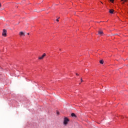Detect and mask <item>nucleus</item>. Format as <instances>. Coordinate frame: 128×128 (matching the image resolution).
<instances>
[{
  "mask_svg": "<svg viewBox=\"0 0 128 128\" xmlns=\"http://www.w3.org/2000/svg\"><path fill=\"white\" fill-rule=\"evenodd\" d=\"M68 122H70V120H68V118H66V117H65L64 118V124L65 126H66V124H68Z\"/></svg>",
  "mask_w": 128,
  "mask_h": 128,
  "instance_id": "f257e3e1",
  "label": "nucleus"
},
{
  "mask_svg": "<svg viewBox=\"0 0 128 128\" xmlns=\"http://www.w3.org/2000/svg\"><path fill=\"white\" fill-rule=\"evenodd\" d=\"M2 36H6V29L3 30Z\"/></svg>",
  "mask_w": 128,
  "mask_h": 128,
  "instance_id": "f03ea898",
  "label": "nucleus"
},
{
  "mask_svg": "<svg viewBox=\"0 0 128 128\" xmlns=\"http://www.w3.org/2000/svg\"><path fill=\"white\" fill-rule=\"evenodd\" d=\"M46 56V53H44L41 56L38 58V60H42L44 56Z\"/></svg>",
  "mask_w": 128,
  "mask_h": 128,
  "instance_id": "7ed1b4c3",
  "label": "nucleus"
},
{
  "mask_svg": "<svg viewBox=\"0 0 128 128\" xmlns=\"http://www.w3.org/2000/svg\"><path fill=\"white\" fill-rule=\"evenodd\" d=\"M19 34L20 35V36H26V34L22 32H20L19 33Z\"/></svg>",
  "mask_w": 128,
  "mask_h": 128,
  "instance_id": "20e7f679",
  "label": "nucleus"
},
{
  "mask_svg": "<svg viewBox=\"0 0 128 128\" xmlns=\"http://www.w3.org/2000/svg\"><path fill=\"white\" fill-rule=\"evenodd\" d=\"M98 34H99V36H104V32L102 30H99L98 32Z\"/></svg>",
  "mask_w": 128,
  "mask_h": 128,
  "instance_id": "39448f33",
  "label": "nucleus"
},
{
  "mask_svg": "<svg viewBox=\"0 0 128 128\" xmlns=\"http://www.w3.org/2000/svg\"><path fill=\"white\" fill-rule=\"evenodd\" d=\"M71 116L72 118H76V115L74 113H72Z\"/></svg>",
  "mask_w": 128,
  "mask_h": 128,
  "instance_id": "423d86ee",
  "label": "nucleus"
},
{
  "mask_svg": "<svg viewBox=\"0 0 128 128\" xmlns=\"http://www.w3.org/2000/svg\"><path fill=\"white\" fill-rule=\"evenodd\" d=\"M114 10H112H112H109V12L110 13V14H114Z\"/></svg>",
  "mask_w": 128,
  "mask_h": 128,
  "instance_id": "0eeeda50",
  "label": "nucleus"
},
{
  "mask_svg": "<svg viewBox=\"0 0 128 128\" xmlns=\"http://www.w3.org/2000/svg\"><path fill=\"white\" fill-rule=\"evenodd\" d=\"M121 2H123L122 4H124V2H128V0H121Z\"/></svg>",
  "mask_w": 128,
  "mask_h": 128,
  "instance_id": "6e6552de",
  "label": "nucleus"
},
{
  "mask_svg": "<svg viewBox=\"0 0 128 128\" xmlns=\"http://www.w3.org/2000/svg\"><path fill=\"white\" fill-rule=\"evenodd\" d=\"M100 63L101 64H104V60H100Z\"/></svg>",
  "mask_w": 128,
  "mask_h": 128,
  "instance_id": "1a4fd4ad",
  "label": "nucleus"
},
{
  "mask_svg": "<svg viewBox=\"0 0 128 128\" xmlns=\"http://www.w3.org/2000/svg\"><path fill=\"white\" fill-rule=\"evenodd\" d=\"M114 0H110V1L111 2H114Z\"/></svg>",
  "mask_w": 128,
  "mask_h": 128,
  "instance_id": "9d476101",
  "label": "nucleus"
},
{
  "mask_svg": "<svg viewBox=\"0 0 128 128\" xmlns=\"http://www.w3.org/2000/svg\"><path fill=\"white\" fill-rule=\"evenodd\" d=\"M80 80H81V82H84V80H82V78H81Z\"/></svg>",
  "mask_w": 128,
  "mask_h": 128,
  "instance_id": "9b49d317",
  "label": "nucleus"
},
{
  "mask_svg": "<svg viewBox=\"0 0 128 128\" xmlns=\"http://www.w3.org/2000/svg\"><path fill=\"white\" fill-rule=\"evenodd\" d=\"M56 114H57L58 115L60 114V112H56Z\"/></svg>",
  "mask_w": 128,
  "mask_h": 128,
  "instance_id": "f8f14e48",
  "label": "nucleus"
},
{
  "mask_svg": "<svg viewBox=\"0 0 128 128\" xmlns=\"http://www.w3.org/2000/svg\"><path fill=\"white\" fill-rule=\"evenodd\" d=\"M0 8H2V4L0 2Z\"/></svg>",
  "mask_w": 128,
  "mask_h": 128,
  "instance_id": "ddd939ff",
  "label": "nucleus"
},
{
  "mask_svg": "<svg viewBox=\"0 0 128 128\" xmlns=\"http://www.w3.org/2000/svg\"><path fill=\"white\" fill-rule=\"evenodd\" d=\"M56 22H59L58 19L56 20Z\"/></svg>",
  "mask_w": 128,
  "mask_h": 128,
  "instance_id": "4468645a",
  "label": "nucleus"
},
{
  "mask_svg": "<svg viewBox=\"0 0 128 128\" xmlns=\"http://www.w3.org/2000/svg\"><path fill=\"white\" fill-rule=\"evenodd\" d=\"M76 76H78V73H76Z\"/></svg>",
  "mask_w": 128,
  "mask_h": 128,
  "instance_id": "2eb2a0df",
  "label": "nucleus"
},
{
  "mask_svg": "<svg viewBox=\"0 0 128 128\" xmlns=\"http://www.w3.org/2000/svg\"><path fill=\"white\" fill-rule=\"evenodd\" d=\"M60 50H62V49H59Z\"/></svg>",
  "mask_w": 128,
  "mask_h": 128,
  "instance_id": "dca6fc26",
  "label": "nucleus"
},
{
  "mask_svg": "<svg viewBox=\"0 0 128 128\" xmlns=\"http://www.w3.org/2000/svg\"><path fill=\"white\" fill-rule=\"evenodd\" d=\"M28 34H30V33H28Z\"/></svg>",
  "mask_w": 128,
  "mask_h": 128,
  "instance_id": "f3484780",
  "label": "nucleus"
}]
</instances>
